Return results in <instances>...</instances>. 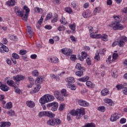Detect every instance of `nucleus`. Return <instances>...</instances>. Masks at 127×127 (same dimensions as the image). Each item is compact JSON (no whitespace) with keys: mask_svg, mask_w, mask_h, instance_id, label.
Here are the masks:
<instances>
[{"mask_svg":"<svg viewBox=\"0 0 127 127\" xmlns=\"http://www.w3.org/2000/svg\"><path fill=\"white\" fill-rule=\"evenodd\" d=\"M67 88H69V89H70V90H72V91H75L76 89H77V87L75 86L74 84H70L69 83H67L66 84Z\"/></svg>","mask_w":127,"mask_h":127,"instance_id":"15","label":"nucleus"},{"mask_svg":"<svg viewBox=\"0 0 127 127\" xmlns=\"http://www.w3.org/2000/svg\"><path fill=\"white\" fill-rule=\"evenodd\" d=\"M76 76H78V77H81V76H83V71L80 70V71H77L75 73Z\"/></svg>","mask_w":127,"mask_h":127,"instance_id":"38","label":"nucleus"},{"mask_svg":"<svg viewBox=\"0 0 127 127\" xmlns=\"http://www.w3.org/2000/svg\"><path fill=\"white\" fill-rule=\"evenodd\" d=\"M62 30H63V31L65 30V27H64V26H63V25L60 26L58 28L59 31H62Z\"/></svg>","mask_w":127,"mask_h":127,"instance_id":"53","label":"nucleus"},{"mask_svg":"<svg viewBox=\"0 0 127 127\" xmlns=\"http://www.w3.org/2000/svg\"><path fill=\"white\" fill-rule=\"evenodd\" d=\"M14 83V82L13 80H10L7 81V84L9 85V86H11L12 87H14V85H13V84Z\"/></svg>","mask_w":127,"mask_h":127,"instance_id":"43","label":"nucleus"},{"mask_svg":"<svg viewBox=\"0 0 127 127\" xmlns=\"http://www.w3.org/2000/svg\"><path fill=\"white\" fill-rule=\"evenodd\" d=\"M14 89L15 90V93H17V94H20V93H21V90H20V89L18 88V87L14 86Z\"/></svg>","mask_w":127,"mask_h":127,"instance_id":"40","label":"nucleus"},{"mask_svg":"<svg viewBox=\"0 0 127 127\" xmlns=\"http://www.w3.org/2000/svg\"><path fill=\"white\" fill-rule=\"evenodd\" d=\"M110 94V91L105 88L101 91V95L102 96H107V95H109Z\"/></svg>","mask_w":127,"mask_h":127,"instance_id":"18","label":"nucleus"},{"mask_svg":"<svg viewBox=\"0 0 127 127\" xmlns=\"http://www.w3.org/2000/svg\"><path fill=\"white\" fill-rule=\"evenodd\" d=\"M28 79L29 80L30 83L34 84V79L31 76L28 77Z\"/></svg>","mask_w":127,"mask_h":127,"instance_id":"48","label":"nucleus"},{"mask_svg":"<svg viewBox=\"0 0 127 127\" xmlns=\"http://www.w3.org/2000/svg\"><path fill=\"white\" fill-rule=\"evenodd\" d=\"M58 15H56L55 18L53 19V20H52V23H55V22H57V20H58Z\"/></svg>","mask_w":127,"mask_h":127,"instance_id":"54","label":"nucleus"},{"mask_svg":"<svg viewBox=\"0 0 127 127\" xmlns=\"http://www.w3.org/2000/svg\"><path fill=\"white\" fill-rule=\"evenodd\" d=\"M2 107L4 109L9 110V109H11V108H12V103L11 102H8L6 103V105H4Z\"/></svg>","mask_w":127,"mask_h":127,"instance_id":"16","label":"nucleus"},{"mask_svg":"<svg viewBox=\"0 0 127 127\" xmlns=\"http://www.w3.org/2000/svg\"><path fill=\"white\" fill-rule=\"evenodd\" d=\"M124 85L121 84V85H118L116 86V88H117L118 90H123V88H124Z\"/></svg>","mask_w":127,"mask_h":127,"instance_id":"59","label":"nucleus"},{"mask_svg":"<svg viewBox=\"0 0 127 127\" xmlns=\"http://www.w3.org/2000/svg\"><path fill=\"white\" fill-rule=\"evenodd\" d=\"M87 56H88V54H87L86 52H82L81 56L79 55L78 57V59L80 61H83L84 59H86V58H87Z\"/></svg>","mask_w":127,"mask_h":127,"instance_id":"10","label":"nucleus"},{"mask_svg":"<svg viewBox=\"0 0 127 127\" xmlns=\"http://www.w3.org/2000/svg\"><path fill=\"white\" fill-rule=\"evenodd\" d=\"M86 63H87V64H88V65H91V64H92V62H91V60L89 58H88L86 59Z\"/></svg>","mask_w":127,"mask_h":127,"instance_id":"64","label":"nucleus"},{"mask_svg":"<svg viewBox=\"0 0 127 127\" xmlns=\"http://www.w3.org/2000/svg\"><path fill=\"white\" fill-rule=\"evenodd\" d=\"M82 16L84 18H87L88 17V12L87 11H84L82 13Z\"/></svg>","mask_w":127,"mask_h":127,"instance_id":"58","label":"nucleus"},{"mask_svg":"<svg viewBox=\"0 0 127 127\" xmlns=\"http://www.w3.org/2000/svg\"><path fill=\"white\" fill-rule=\"evenodd\" d=\"M119 119H120V117H119V115L117 114V113H115L111 116L110 121L111 122H116V121L119 120Z\"/></svg>","mask_w":127,"mask_h":127,"instance_id":"12","label":"nucleus"},{"mask_svg":"<svg viewBox=\"0 0 127 127\" xmlns=\"http://www.w3.org/2000/svg\"><path fill=\"white\" fill-rule=\"evenodd\" d=\"M12 57L14 58V59H19V56H18L16 53H13L12 54Z\"/></svg>","mask_w":127,"mask_h":127,"instance_id":"47","label":"nucleus"},{"mask_svg":"<svg viewBox=\"0 0 127 127\" xmlns=\"http://www.w3.org/2000/svg\"><path fill=\"white\" fill-rule=\"evenodd\" d=\"M52 13H49L46 17L45 20H49V19H51V18H52Z\"/></svg>","mask_w":127,"mask_h":127,"instance_id":"37","label":"nucleus"},{"mask_svg":"<svg viewBox=\"0 0 127 127\" xmlns=\"http://www.w3.org/2000/svg\"><path fill=\"white\" fill-rule=\"evenodd\" d=\"M34 11L35 12H37V13H39V12H43V9L41 8H40L38 7H35Z\"/></svg>","mask_w":127,"mask_h":127,"instance_id":"31","label":"nucleus"},{"mask_svg":"<svg viewBox=\"0 0 127 127\" xmlns=\"http://www.w3.org/2000/svg\"><path fill=\"white\" fill-rule=\"evenodd\" d=\"M40 88H41L40 85L37 84L36 87H34L32 93H37V92H39V90H40Z\"/></svg>","mask_w":127,"mask_h":127,"instance_id":"19","label":"nucleus"},{"mask_svg":"<svg viewBox=\"0 0 127 127\" xmlns=\"http://www.w3.org/2000/svg\"><path fill=\"white\" fill-rule=\"evenodd\" d=\"M61 23H62V24H66L67 23V21H66L65 20V18H62L61 20H60Z\"/></svg>","mask_w":127,"mask_h":127,"instance_id":"57","label":"nucleus"},{"mask_svg":"<svg viewBox=\"0 0 127 127\" xmlns=\"http://www.w3.org/2000/svg\"><path fill=\"white\" fill-rule=\"evenodd\" d=\"M63 54L66 56H70L72 54V51L70 49H63L61 50Z\"/></svg>","mask_w":127,"mask_h":127,"instance_id":"8","label":"nucleus"},{"mask_svg":"<svg viewBox=\"0 0 127 127\" xmlns=\"http://www.w3.org/2000/svg\"><path fill=\"white\" fill-rule=\"evenodd\" d=\"M54 95L55 96V97L57 98H58V97H59V96H60V92H59V91L58 90H55L54 92Z\"/></svg>","mask_w":127,"mask_h":127,"instance_id":"39","label":"nucleus"},{"mask_svg":"<svg viewBox=\"0 0 127 127\" xmlns=\"http://www.w3.org/2000/svg\"><path fill=\"white\" fill-rule=\"evenodd\" d=\"M27 28L28 29V33H29L31 37H32V35H33V34L32 33V31H31V27L29 26H27Z\"/></svg>","mask_w":127,"mask_h":127,"instance_id":"36","label":"nucleus"},{"mask_svg":"<svg viewBox=\"0 0 127 127\" xmlns=\"http://www.w3.org/2000/svg\"><path fill=\"white\" fill-rule=\"evenodd\" d=\"M65 104L64 103H62L59 106V110L60 111V112H62V111H63V110H64L65 109Z\"/></svg>","mask_w":127,"mask_h":127,"instance_id":"29","label":"nucleus"},{"mask_svg":"<svg viewBox=\"0 0 127 127\" xmlns=\"http://www.w3.org/2000/svg\"><path fill=\"white\" fill-rule=\"evenodd\" d=\"M1 48L2 50H3V51H4L5 52H7L8 51V48H7V47L4 46L2 44H1Z\"/></svg>","mask_w":127,"mask_h":127,"instance_id":"41","label":"nucleus"},{"mask_svg":"<svg viewBox=\"0 0 127 127\" xmlns=\"http://www.w3.org/2000/svg\"><path fill=\"white\" fill-rule=\"evenodd\" d=\"M47 125L49 126H55L56 125H60L61 121L59 119H50L47 122Z\"/></svg>","mask_w":127,"mask_h":127,"instance_id":"4","label":"nucleus"},{"mask_svg":"<svg viewBox=\"0 0 127 127\" xmlns=\"http://www.w3.org/2000/svg\"><path fill=\"white\" fill-rule=\"evenodd\" d=\"M94 59L97 61H100V53L98 51L94 57Z\"/></svg>","mask_w":127,"mask_h":127,"instance_id":"34","label":"nucleus"},{"mask_svg":"<svg viewBox=\"0 0 127 127\" xmlns=\"http://www.w3.org/2000/svg\"><path fill=\"white\" fill-rule=\"evenodd\" d=\"M65 82L68 83L67 84L74 83V82H75V79H74L73 77H69L65 79Z\"/></svg>","mask_w":127,"mask_h":127,"instance_id":"14","label":"nucleus"},{"mask_svg":"<svg viewBox=\"0 0 127 127\" xmlns=\"http://www.w3.org/2000/svg\"><path fill=\"white\" fill-rule=\"evenodd\" d=\"M26 53H27L26 50H21L20 51L19 54H20V55H25V54H26Z\"/></svg>","mask_w":127,"mask_h":127,"instance_id":"56","label":"nucleus"},{"mask_svg":"<svg viewBox=\"0 0 127 127\" xmlns=\"http://www.w3.org/2000/svg\"><path fill=\"white\" fill-rule=\"evenodd\" d=\"M88 80H89V77L88 76H86L78 79L79 82H87Z\"/></svg>","mask_w":127,"mask_h":127,"instance_id":"24","label":"nucleus"},{"mask_svg":"<svg viewBox=\"0 0 127 127\" xmlns=\"http://www.w3.org/2000/svg\"><path fill=\"white\" fill-rule=\"evenodd\" d=\"M32 74L33 76H34L35 77H37L39 75V72L37 70H34L32 72Z\"/></svg>","mask_w":127,"mask_h":127,"instance_id":"35","label":"nucleus"},{"mask_svg":"<svg viewBox=\"0 0 127 127\" xmlns=\"http://www.w3.org/2000/svg\"><path fill=\"white\" fill-rule=\"evenodd\" d=\"M59 62V60L58 59V58H56V57H54L53 58V63H58Z\"/></svg>","mask_w":127,"mask_h":127,"instance_id":"51","label":"nucleus"},{"mask_svg":"<svg viewBox=\"0 0 127 127\" xmlns=\"http://www.w3.org/2000/svg\"><path fill=\"white\" fill-rule=\"evenodd\" d=\"M75 67L76 69H77V70H79V71H82V69H83V67L81 66V64H77Z\"/></svg>","mask_w":127,"mask_h":127,"instance_id":"44","label":"nucleus"},{"mask_svg":"<svg viewBox=\"0 0 127 127\" xmlns=\"http://www.w3.org/2000/svg\"><path fill=\"white\" fill-rule=\"evenodd\" d=\"M23 9L24 10H25L26 13H28V12H29V11H30V10L28 8V7H27L26 6H24L23 7Z\"/></svg>","mask_w":127,"mask_h":127,"instance_id":"55","label":"nucleus"},{"mask_svg":"<svg viewBox=\"0 0 127 127\" xmlns=\"http://www.w3.org/2000/svg\"><path fill=\"white\" fill-rule=\"evenodd\" d=\"M115 20L109 25L110 27H113L114 30H123L124 29V25L121 24L120 22L122 21V19L118 16H113Z\"/></svg>","mask_w":127,"mask_h":127,"instance_id":"1","label":"nucleus"},{"mask_svg":"<svg viewBox=\"0 0 127 127\" xmlns=\"http://www.w3.org/2000/svg\"><path fill=\"white\" fill-rule=\"evenodd\" d=\"M77 112H78V115L76 117L77 120H80L81 119V117H83L85 114V109L84 108H81L79 109H77L76 110Z\"/></svg>","mask_w":127,"mask_h":127,"instance_id":"7","label":"nucleus"},{"mask_svg":"<svg viewBox=\"0 0 127 127\" xmlns=\"http://www.w3.org/2000/svg\"><path fill=\"white\" fill-rule=\"evenodd\" d=\"M54 99L55 98L53 95H51L50 94H46L40 98V103L42 104V105H45L46 103L54 101Z\"/></svg>","mask_w":127,"mask_h":127,"instance_id":"3","label":"nucleus"},{"mask_svg":"<svg viewBox=\"0 0 127 127\" xmlns=\"http://www.w3.org/2000/svg\"><path fill=\"white\" fill-rule=\"evenodd\" d=\"M14 0H10V1H8L6 2L7 5H9V6H13L14 5Z\"/></svg>","mask_w":127,"mask_h":127,"instance_id":"27","label":"nucleus"},{"mask_svg":"<svg viewBox=\"0 0 127 127\" xmlns=\"http://www.w3.org/2000/svg\"><path fill=\"white\" fill-rule=\"evenodd\" d=\"M69 27L70 28L71 30H72V31H75L76 29V25H75V23H74L73 24L70 25V26H69Z\"/></svg>","mask_w":127,"mask_h":127,"instance_id":"49","label":"nucleus"},{"mask_svg":"<svg viewBox=\"0 0 127 127\" xmlns=\"http://www.w3.org/2000/svg\"><path fill=\"white\" fill-rule=\"evenodd\" d=\"M7 115H9L10 117L12 116H14V111L12 110H10L9 111L7 112Z\"/></svg>","mask_w":127,"mask_h":127,"instance_id":"46","label":"nucleus"},{"mask_svg":"<svg viewBox=\"0 0 127 127\" xmlns=\"http://www.w3.org/2000/svg\"><path fill=\"white\" fill-rule=\"evenodd\" d=\"M122 91L123 92V94L124 95H127V87H124L122 89Z\"/></svg>","mask_w":127,"mask_h":127,"instance_id":"62","label":"nucleus"},{"mask_svg":"<svg viewBox=\"0 0 127 127\" xmlns=\"http://www.w3.org/2000/svg\"><path fill=\"white\" fill-rule=\"evenodd\" d=\"M65 11L66 12H67V13H69V14L73 13V11L72 10V9L71 8H70V7L65 8Z\"/></svg>","mask_w":127,"mask_h":127,"instance_id":"33","label":"nucleus"},{"mask_svg":"<svg viewBox=\"0 0 127 127\" xmlns=\"http://www.w3.org/2000/svg\"><path fill=\"white\" fill-rule=\"evenodd\" d=\"M78 104L81 107H89V106H90V104H89V103L86 101L83 100L82 99L79 100L78 101Z\"/></svg>","mask_w":127,"mask_h":127,"instance_id":"9","label":"nucleus"},{"mask_svg":"<svg viewBox=\"0 0 127 127\" xmlns=\"http://www.w3.org/2000/svg\"><path fill=\"white\" fill-rule=\"evenodd\" d=\"M47 117H49V118H54L55 115L50 112L47 111Z\"/></svg>","mask_w":127,"mask_h":127,"instance_id":"32","label":"nucleus"},{"mask_svg":"<svg viewBox=\"0 0 127 127\" xmlns=\"http://www.w3.org/2000/svg\"><path fill=\"white\" fill-rule=\"evenodd\" d=\"M69 114L71 115V116H76L78 117V115L79 114V112L77 111V110L75 111V110H71L69 112Z\"/></svg>","mask_w":127,"mask_h":127,"instance_id":"21","label":"nucleus"},{"mask_svg":"<svg viewBox=\"0 0 127 127\" xmlns=\"http://www.w3.org/2000/svg\"><path fill=\"white\" fill-rule=\"evenodd\" d=\"M120 39L119 46L120 47H123L126 44L125 42H127V37L125 36H122L120 37Z\"/></svg>","mask_w":127,"mask_h":127,"instance_id":"6","label":"nucleus"},{"mask_svg":"<svg viewBox=\"0 0 127 127\" xmlns=\"http://www.w3.org/2000/svg\"><path fill=\"white\" fill-rule=\"evenodd\" d=\"M47 111L41 112L39 113V118H42V117H47Z\"/></svg>","mask_w":127,"mask_h":127,"instance_id":"25","label":"nucleus"},{"mask_svg":"<svg viewBox=\"0 0 127 127\" xmlns=\"http://www.w3.org/2000/svg\"><path fill=\"white\" fill-rule=\"evenodd\" d=\"M43 82V77L42 76H39L37 77L35 82L36 85H37V84H41Z\"/></svg>","mask_w":127,"mask_h":127,"instance_id":"13","label":"nucleus"},{"mask_svg":"<svg viewBox=\"0 0 127 127\" xmlns=\"http://www.w3.org/2000/svg\"><path fill=\"white\" fill-rule=\"evenodd\" d=\"M43 17H44V16H42L40 19L38 21L37 23L40 25H41V24H42V22H43Z\"/></svg>","mask_w":127,"mask_h":127,"instance_id":"50","label":"nucleus"},{"mask_svg":"<svg viewBox=\"0 0 127 127\" xmlns=\"http://www.w3.org/2000/svg\"><path fill=\"white\" fill-rule=\"evenodd\" d=\"M13 78L14 80H15L16 82H19L20 81H22L25 77L21 75H17L16 77H13Z\"/></svg>","mask_w":127,"mask_h":127,"instance_id":"11","label":"nucleus"},{"mask_svg":"<svg viewBox=\"0 0 127 127\" xmlns=\"http://www.w3.org/2000/svg\"><path fill=\"white\" fill-rule=\"evenodd\" d=\"M0 89L1 90H2V91H4V92H7V91L9 90L8 87L4 84H2V85L0 87Z\"/></svg>","mask_w":127,"mask_h":127,"instance_id":"23","label":"nucleus"},{"mask_svg":"<svg viewBox=\"0 0 127 127\" xmlns=\"http://www.w3.org/2000/svg\"><path fill=\"white\" fill-rule=\"evenodd\" d=\"M118 57H119V55L117 53H114L113 55L112 61H115V60H117V59H118Z\"/></svg>","mask_w":127,"mask_h":127,"instance_id":"42","label":"nucleus"},{"mask_svg":"<svg viewBox=\"0 0 127 127\" xmlns=\"http://www.w3.org/2000/svg\"><path fill=\"white\" fill-rule=\"evenodd\" d=\"M104 102L106 104H108V105H109V106H113V100H111L108 98H105L104 99Z\"/></svg>","mask_w":127,"mask_h":127,"instance_id":"22","label":"nucleus"},{"mask_svg":"<svg viewBox=\"0 0 127 127\" xmlns=\"http://www.w3.org/2000/svg\"><path fill=\"white\" fill-rule=\"evenodd\" d=\"M61 94L62 96H64V97H67V96H68V94L67 93V90L65 89H63L62 90Z\"/></svg>","mask_w":127,"mask_h":127,"instance_id":"30","label":"nucleus"},{"mask_svg":"<svg viewBox=\"0 0 127 127\" xmlns=\"http://www.w3.org/2000/svg\"><path fill=\"white\" fill-rule=\"evenodd\" d=\"M15 13L20 17H22V19L24 21H27V18H28V13H26L25 14L24 11H21L19 7L17 6L15 7L14 9Z\"/></svg>","mask_w":127,"mask_h":127,"instance_id":"2","label":"nucleus"},{"mask_svg":"<svg viewBox=\"0 0 127 127\" xmlns=\"http://www.w3.org/2000/svg\"><path fill=\"white\" fill-rule=\"evenodd\" d=\"M95 124L93 123H88L86 124V127H95Z\"/></svg>","mask_w":127,"mask_h":127,"instance_id":"52","label":"nucleus"},{"mask_svg":"<svg viewBox=\"0 0 127 127\" xmlns=\"http://www.w3.org/2000/svg\"><path fill=\"white\" fill-rule=\"evenodd\" d=\"M47 108H50V107H52L51 111L52 112H56V111H57V109H58V107H59V104L56 102H54L47 104Z\"/></svg>","mask_w":127,"mask_h":127,"instance_id":"5","label":"nucleus"},{"mask_svg":"<svg viewBox=\"0 0 127 127\" xmlns=\"http://www.w3.org/2000/svg\"><path fill=\"white\" fill-rule=\"evenodd\" d=\"M120 122V124H125L127 122V119H126L125 118H122L121 119Z\"/></svg>","mask_w":127,"mask_h":127,"instance_id":"63","label":"nucleus"},{"mask_svg":"<svg viewBox=\"0 0 127 127\" xmlns=\"http://www.w3.org/2000/svg\"><path fill=\"white\" fill-rule=\"evenodd\" d=\"M10 39H11V40H14L15 41H16V39H17V37L16 36H10Z\"/></svg>","mask_w":127,"mask_h":127,"instance_id":"61","label":"nucleus"},{"mask_svg":"<svg viewBox=\"0 0 127 127\" xmlns=\"http://www.w3.org/2000/svg\"><path fill=\"white\" fill-rule=\"evenodd\" d=\"M101 8L100 7H96L93 11V14L94 15H96L97 13H100V12H101Z\"/></svg>","mask_w":127,"mask_h":127,"instance_id":"20","label":"nucleus"},{"mask_svg":"<svg viewBox=\"0 0 127 127\" xmlns=\"http://www.w3.org/2000/svg\"><path fill=\"white\" fill-rule=\"evenodd\" d=\"M27 106L29 108H33L35 107V103L33 101H28L26 102Z\"/></svg>","mask_w":127,"mask_h":127,"instance_id":"17","label":"nucleus"},{"mask_svg":"<svg viewBox=\"0 0 127 127\" xmlns=\"http://www.w3.org/2000/svg\"><path fill=\"white\" fill-rule=\"evenodd\" d=\"M57 99L59 101H64V97L63 96H60V95H59L57 98Z\"/></svg>","mask_w":127,"mask_h":127,"instance_id":"60","label":"nucleus"},{"mask_svg":"<svg viewBox=\"0 0 127 127\" xmlns=\"http://www.w3.org/2000/svg\"><path fill=\"white\" fill-rule=\"evenodd\" d=\"M86 85L87 87L90 88H95V84H93L92 82L88 81L86 82Z\"/></svg>","mask_w":127,"mask_h":127,"instance_id":"26","label":"nucleus"},{"mask_svg":"<svg viewBox=\"0 0 127 127\" xmlns=\"http://www.w3.org/2000/svg\"><path fill=\"white\" fill-rule=\"evenodd\" d=\"M101 38L103 41H108L109 39L108 38V35L106 34H103L101 36Z\"/></svg>","mask_w":127,"mask_h":127,"instance_id":"28","label":"nucleus"},{"mask_svg":"<svg viewBox=\"0 0 127 127\" xmlns=\"http://www.w3.org/2000/svg\"><path fill=\"white\" fill-rule=\"evenodd\" d=\"M105 109L106 108L104 106H100L98 107V110L100 112H102V113H104V112H105Z\"/></svg>","mask_w":127,"mask_h":127,"instance_id":"45","label":"nucleus"}]
</instances>
